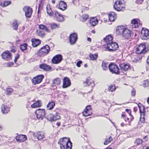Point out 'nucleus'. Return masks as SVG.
Wrapping results in <instances>:
<instances>
[{
  "mask_svg": "<svg viewBox=\"0 0 149 149\" xmlns=\"http://www.w3.org/2000/svg\"><path fill=\"white\" fill-rule=\"evenodd\" d=\"M60 124L61 123L60 122H58L56 123V125H57V126H59L60 125Z\"/></svg>",
  "mask_w": 149,
  "mask_h": 149,
  "instance_id": "774afa93",
  "label": "nucleus"
},
{
  "mask_svg": "<svg viewBox=\"0 0 149 149\" xmlns=\"http://www.w3.org/2000/svg\"><path fill=\"white\" fill-rule=\"evenodd\" d=\"M39 67L46 71H49L52 69V67L51 66L45 64L40 65Z\"/></svg>",
  "mask_w": 149,
  "mask_h": 149,
  "instance_id": "412c9836",
  "label": "nucleus"
},
{
  "mask_svg": "<svg viewBox=\"0 0 149 149\" xmlns=\"http://www.w3.org/2000/svg\"><path fill=\"white\" fill-rule=\"evenodd\" d=\"M86 110H87L88 111H92V110H91V106L90 105L87 106L86 107Z\"/></svg>",
  "mask_w": 149,
  "mask_h": 149,
  "instance_id": "864d4df0",
  "label": "nucleus"
},
{
  "mask_svg": "<svg viewBox=\"0 0 149 149\" xmlns=\"http://www.w3.org/2000/svg\"><path fill=\"white\" fill-rule=\"evenodd\" d=\"M141 38L143 40L149 38V31L146 29H143L141 31Z\"/></svg>",
  "mask_w": 149,
  "mask_h": 149,
  "instance_id": "1a4fd4ad",
  "label": "nucleus"
},
{
  "mask_svg": "<svg viewBox=\"0 0 149 149\" xmlns=\"http://www.w3.org/2000/svg\"><path fill=\"white\" fill-rule=\"evenodd\" d=\"M27 47V44L25 43L23 45H20V48L22 51H24L26 49Z\"/></svg>",
  "mask_w": 149,
  "mask_h": 149,
  "instance_id": "79ce46f5",
  "label": "nucleus"
},
{
  "mask_svg": "<svg viewBox=\"0 0 149 149\" xmlns=\"http://www.w3.org/2000/svg\"><path fill=\"white\" fill-rule=\"evenodd\" d=\"M46 9L47 10V14L49 15L50 16H52L53 13L54 12H52V10L51 8L49 6L47 5L46 7Z\"/></svg>",
  "mask_w": 149,
  "mask_h": 149,
  "instance_id": "7c9ffc66",
  "label": "nucleus"
},
{
  "mask_svg": "<svg viewBox=\"0 0 149 149\" xmlns=\"http://www.w3.org/2000/svg\"><path fill=\"white\" fill-rule=\"evenodd\" d=\"M104 39L105 41L106 42L107 44V43L112 42V41L113 40V37L111 36L108 35L105 38H104Z\"/></svg>",
  "mask_w": 149,
  "mask_h": 149,
  "instance_id": "cd10ccee",
  "label": "nucleus"
},
{
  "mask_svg": "<svg viewBox=\"0 0 149 149\" xmlns=\"http://www.w3.org/2000/svg\"><path fill=\"white\" fill-rule=\"evenodd\" d=\"M60 79L59 78H57L54 80L53 84L56 85H58L60 84Z\"/></svg>",
  "mask_w": 149,
  "mask_h": 149,
  "instance_id": "a19ab883",
  "label": "nucleus"
},
{
  "mask_svg": "<svg viewBox=\"0 0 149 149\" xmlns=\"http://www.w3.org/2000/svg\"><path fill=\"white\" fill-rule=\"evenodd\" d=\"M18 24L17 23V21L15 20L13 21V28L15 30H17L18 29Z\"/></svg>",
  "mask_w": 149,
  "mask_h": 149,
  "instance_id": "f704fd0d",
  "label": "nucleus"
},
{
  "mask_svg": "<svg viewBox=\"0 0 149 149\" xmlns=\"http://www.w3.org/2000/svg\"><path fill=\"white\" fill-rule=\"evenodd\" d=\"M110 71L113 73L119 74V69L118 67L115 64L111 63L109 65Z\"/></svg>",
  "mask_w": 149,
  "mask_h": 149,
  "instance_id": "0eeeda50",
  "label": "nucleus"
},
{
  "mask_svg": "<svg viewBox=\"0 0 149 149\" xmlns=\"http://www.w3.org/2000/svg\"><path fill=\"white\" fill-rule=\"evenodd\" d=\"M47 119L51 121H55L54 114H50L47 116Z\"/></svg>",
  "mask_w": 149,
  "mask_h": 149,
  "instance_id": "4c0bfd02",
  "label": "nucleus"
},
{
  "mask_svg": "<svg viewBox=\"0 0 149 149\" xmlns=\"http://www.w3.org/2000/svg\"><path fill=\"white\" fill-rule=\"evenodd\" d=\"M71 85L70 81L69 79L67 77H64L63 79V88H65L70 86Z\"/></svg>",
  "mask_w": 149,
  "mask_h": 149,
  "instance_id": "2eb2a0df",
  "label": "nucleus"
},
{
  "mask_svg": "<svg viewBox=\"0 0 149 149\" xmlns=\"http://www.w3.org/2000/svg\"><path fill=\"white\" fill-rule=\"evenodd\" d=\"M144 140H145V141H147L148 140V138L147 136H145L143 138Z\"/></svg>",
  "mask_w": 149,
  "mask_h": 149,
  "instance_id": "0e129e2a",
  "label": "nucleus"
},
{
  "mask_svg": "<svg viewBox=\"0 0 149 149\" xmlns=\"http://www.w3.org/2000/svg\"><path fill=\"white\" fill-rule=\"evenodd\" d=\"M46 26L43 24H40L39 25V29L43 30L45 29Z\"/></svg>",
  "mask_w": 149,
  "mask_h": 149,
  "instance_id": "3c124183",
  "label": "nucleus"
},
{
  "mask_svg": "<svg viewBox=\"0 0 149 149\" xmlns=\"http://www.w3.org/2000/svg\"><path fill=\"white\" fill-rule=\"evenodd\" d=\"M50 27L51 29H54L57 27H60L59 24H56L55 23H53L51 24Z\"/></svg>",
  "mask_w": 149,
  "mask_h": 149,
  "instance_id": "58836bf2",
  "label": "nucleus"
},
{
  "mask_svg": "<svg viewBox=\"0 0 149 149\" xmlns=\"http://www.w3.org/2000/svg\"><path fill=\"white\" fill-rule=\"evenodd\" d=\"M140 25V24L138 23V21L135 19L132 20L131 22V25L132 28H137Z\"/></svg>",
  "mask_w": 149,
  "mask_h": 149,
  "instance_id": "4be33fe9",
  "label": "nucleus"
},
{
  "mask_svg": "<svg viewBox=\"0 0 149 149\" xmlns=\"http://www.w3.org/2000/svg\"><path fill=\"white\" fill-rule=\"evenodd\" d=\"M97 55L96 54H89L90 58L92 60H95L97 58Z\"/></svg>",
  "mask_w": 149,
  "mask_h": 149,
  "instance_id": "e433bc0d",
  "label": "nucleus"
},
{
  "mask_svg": "<svg viewBox=\"0 0 149 149\" xmlns=\"http://www.w3.org/2000/svg\"><path fill=\"white\" fill-rule=\"evenodd\" d=\"M36 34L38 36L42 37L44 35V32L42 30L37 29L36 30Z\"/></svg>",
  "mask_w": 149,
  "mask_h": 149,
  "instance_id": "72a5a7b5",
  "label": "nucleus"
},
{
  "mask_svg": "<svg viewBox=\"0 0 149 149\" xmlns=\"http://www.w3.org/2000/svg\"><path fill=\"white\" fill-rule=\"evenodd\" d=\"M36 114L38 118L42 120L45 116V110L44 109H39L36 111Z\"/></svg>",
  "mask_w": 149,
  "mask_h": 149,
  "instance_id": "9d476101",
  "label": "nucleus"
},
{
  "mask_svg": "<svg viewBox=\"0 0 149 149\" xmlns=\"http://www.w3.org/2000/svg\"><path fill=\"white\" fill-rule=\"evenodd\" d=\"M11 3V1H6L3 2V3H0V5L3 7L6 6L10 4Z\"/></svg>",
  "mask_w": 149,
  "mask_h": 149,
  "instance_id": "473e14b6",
  "label": "nucleus"
},
{
  "mask_svg": "<svg viewBox=\"0 0 149 149\" xmlns=\"http://www.w3.org/2000/svg\"><path fill=\"white\" fill-rule=\"evenodd\" d=\"M2 58L5 60H9L11 58V54L9 51L4 52L2 54Z\"/></svg>",
  "mask_w": 149,
  "mask_h": 149,
  "instance_id": "a211bd4d",
  "label": "nucleus"
},
{
  "mask_svg": "<svg viewBox=\"0 0 149 149\" xmlns=\"http://www.w3.org/2000/svg\"><path fill=\"white\" fill-rule=\"evenodd\" d=\"M131 95L132 96H134L135 95V90H133L131 92Z\"/></svg>",
  "mask_w": 149,
  "mask_h": 149,
  "instance_id": "4d7b16f0",
  "label": "nucleus"
},
{
  "mask_svg": "<svg viewBox=\"0 0 149 149\" xmlns=\"http://www.w3.org/2000/svg\"><path fill=\"white\" fill-rule=\"evenodd\" d=\"M47 33H49L50 32V30L47 27H46L45 29Z\"/></svg>",
  "mask_w": 149,
  "mask_h": 149,
  "instance_id": "6e6d98bb",
  "label": "nucleus"
},
{
  "mask_svg": "<svg viewBox=\"0 0 149 149\" xmlns=\"http://www.w3.org/2000/svg\"><path fill=\"white\" fill-rule=\"evenodd\" d=\"M13 63H10L8 64V65L9 66H11L13 65Z\"/></svg>",
  "mask_w": 149,
  "mask_h": 149,
  "instance_id": "e2e57ef3",
  "label": "nucleus"
},
{
  "mask_svg": "<svg viewBox=\"0 0 149 149\" xmlns=\"http://www.w3.org/2000/svg\"><path fill=\"white\" fill-rule=\"evenodd\" d=\"M145 120V118L143 117L142 118H141L140 119V121L142 123H143Z\"/></svg>",
  "mask_w": 149,
  "mask_h": 149,
  "instance_id": "052dcab7",
  "label": "nucleus"
},
{
  "mask_svg": "<svg viewBox=\"0 0 149 149\" xmlns=\"http://www.w3.org/2000/svg\"><path fill=\"white\" fill-rule=\"evenodd\" d=\"M56 7L60 9L64 10L66 9L67 5L64 1H61L59 4L56 6Z\"/></svg>",
  "mask_w": 149,
  "mask_h": 149,
  "instance_id": "dca6fc26",
  "label": "nucleus"
},
{
  "mask_svg": "<svg viewBox=\"0 0 149 149\" xmlns=\"http://www.w3.org/2000/svg\"><path fill=\"white\" fill-rule=\"evenodd\" d=\"M19 57V56L18 55L17 56H16L15 57V60H14V62L15 63L17 61V59Z\"/></svg>",
  "mask_w": 149,
  "mask_h": 149,
  "instance_id": "680f3d73",
  "label": "nucleus"
},
{
  "mask_svg": "<svg viewBox=\"0 0 149 149\" xmlns=\"http://www.w3.org/2000/svg\"><path fill=\"white\" fill-rule=\"evenodd\" d=\"M109 20L110 22H113L116 18V15L114 12L109 13Z\"/></svg>",
  "mask_w": 149,
  "mask_h": 149,
  "instance_id": "b1692460",
  "label": "nucleus"
},
{
  "mask_svg": "<svg viewBox=\"0 0 149 149\" xmlns=\"http://www.w3.org/2000/svg\"><path fill=\"white\" fill-rule=\"evenodd\" d=\"M33 135L34 136L36 137L39 140L42 139L45 137L44 133L43 132H37L36 134H34Z\"/></svg>",
  "mask_w": 149,
  "mask_h": 149,
  "instance_id": "aec40b11",
  "label": "nucleus"
},
{
  "mask_svg": "<svg viewBox=\"0 0 149 149\" xmlns=\"http://www.w3.org/2000/svg\"><path fill=\"white\" fill-rule=\"evenodd\" d=\"M85 85L86 86H90L91 84V82L90 80H88L87 79L86 81L84 82Z\"/></svg>",
  "mask_w": 149,
  "mask_h": 149,
  "instance_id": "37998d69",
  "label": "nucleus"
},
{
  "mask_svg": "<svg viewBox=\"0 0 149 149\" xmlns=\"http://www.w3.org/2000/svg\"><path fill=\"white\" fill-rule=\"evenodd\" d=\"M77 38L76 33H74L70 36V42L71 45H73L76 42Z\"/></svg>",
  "mask_w": 149,
  "mask_h": 149,
  "instance_id": "4468645a",
  "label": "nucleus"
},
{
  "mask_svg": "<svg viewBox=\"0 0 149 149\" xmlns=\"http://www.w3.org/2000/svg\"><path fill=\"white\" fill-rule=\"evenodd\" d=\"M147 62L148 64H149V56H148L147 60Z\"/></svg>",
  "mask_w": 149,
  "mask_h": 149,
  "instance_id": "69168bd1",
  "label": "nucleus"
},
{
  "mask_svg": "<svg viewBox=\"0 0 149 149\" xmlns=\"http://www.w3.org/2000/svg\"><path fill=\"white\" fill-rule=\"evenodd\" d=\"M148 86V81L147 80H146L143 82V86L144 87H147Z\"/></svg>",
  "mask_w": 149,
  "mask_h": 149,
  "instance_id": "09e8293b",
  "label": "nucleus"
},
{
  "mask_svg": "<svg viewBox=\"0 0 149 149\" xmlns=\"http://www.w3.org/2000/svg\"><path fill=\"white\" fill-rule=\"evenodd\" d=\"M52 16L54 18H56L59 22H62L64 20L63 17L62 15L60 14L57 11H54L53 13Z\"/></svg>",
  "mask_w": 149,
  "mask_h": 149,
  "instance_id": "ddd939ff",
  "label": "nucleus"
},
{
  "mask_svg": "<svg viewBox=\"0 0 149 149\" xmlns=\"http://www.w3.org/2000/svg\"><path fill=\"white\" fill-rule=\"evenodd\" d=\"M113 139L111 136H110L108 139H107L105 140V142L104 143V145H107L108 143H110L111 141H112Z\"/></svg>",
  "mask_w": 149,
  "mask_h": 149,
  "instance_id": "a18cd8bd",
  "label": "nucleus"
},
{
  "mask_svg": "<svg viewBox=\"0 0 149 149\" xmlns=\"http://www.w3.org/2000/svg\"><path fill=\"white\" fill-rule=\"evenodd\" d=\"M16 140L19 142L24 141L26 140V137L25 135H19L16 137Z\"/></svg>",
  "mask_w": 149,
  "mask_h": 149,
  "instance_id": "6ab92c4d",
  "label": "nucleus"
},
{
  "mask_svg": "<svg viewBox=\"0 0 149 149\" xmlns=\"http://www.w3.org/2000/svg\"><path fill=\"white\" fill-rule=\"evenodd\" d=\"M62 60L61 55L58 54L54 56L52 59V62L54 64H58L60 63Z\"/></svg>",
  "mask_w": 149,
  "mask_h": 149,
  "instance_id": "f8f14e48",
  "label": "nucleus"
},
{
  "mask_svg": "<svg viewBox=\"0 0 149 149\" xmlns=\"http://www.w3.org/2000/svg\"><path fill=\"white\" fill-rule=\"evenodd\" d=\"M109 66L108 64L103 62L102 64V67L104 70H105L108 68V66Z\"/></svg>",
  "mask_w": 149,
  "mask_h": 149,
  "instance_id": "49530a36",
  "label": "nucleus"
},
{
  "mask_svg": "<svg viewBox=\"0 0 149 149\" xmlns=\"http://www.w3.org/2000/svg\"><path fill=\"white\" fill-rule=\"evenodd\" d=\"M1 111L3 114H6L9 111V109L6 106L3 104L1 106Z\"/></svg>",
  "mask_w": 149,
  "mask_h": 149,
  "instance_id": "a878e982",
  "label": "nucleus"
},
{
  "mask_svg": "<svg viewBox=\"0 0 149 149\" xmlns=\"http://www.w3.org/2000/svg\"><path fill=\"white\" fill-rule=\"evenodd\" d=\"M49 51V46L46 45L40 49L38 53V54L40 56L42 57L47 54Z\"/></svg>",
  "mask_w": 149,
  "mask_h": 149,
  "instance_id": "20e7f679",
  "label": "nucleus"
},
{
  "mask_svg": "<svg viewBox=\"0 0 149 149\" xmlns=\"http://www.w3.org/2000/svg\"><path fill=\"white\" fill-rule=\"evenodd\" d=\"M142 142V140L138 139L136 140V141L135 142V143L137 145H139L141 144Z\"/></svg>",
  "mask_w": 149,
  "mask_h": 149,
  "instance_id": "de8ad7c7",
  "label": "nucleus"
},
{
  "mask_svg": "<svg viewBox=\"0 0 149 149\" xmlns=\"http://www.w3.org/2000/svg\"><path fill=\"white\" fill-rule=\"evenodd\" d=\"M55 104L54 102H49L47 105V108L48 110L52 109L54 107Z\"/></svg>",
  "mask_w": 149,
  "mask_h": 149,
  "instance_id": "bb28decb",
  "label": "nucleus"
},
{
  "mask_svg": "<svg viewBox=\"0 0 149 149\" xmlns=\"http://www.w3.org/2000/svg\"><path fill=\"white\" fill-rule=\"evenodd\" d=\"M87 40L90 42H91V39L90 38H87Z\"/></svg>",
  "mask_w": 149,
  "mask_h": 149,
  "instance_id": "338daca9",
  "label": "nucleus"
},
{
  "mask_svg": "<svg viewBox=\"0 0 149 149\" xmlns=\"http://www.w3.org/2000/svg\"><path fill=\"white\" fill-rule=\"evenodd\" d=\"M142 149H149V146H144L143 147Z\"/></svg>",
  "mask_w": 149,
  "mask_h": 149,
  "instance_id": "bf43d9fd",
  "label": "nucleus"
},
{
  "mask_svg": "<svg viewBox=\"0 0 149 149\" xmlns=\"http://www.w3.org/2000/svg\"><path fill=\"white\" fill-rule=\"evenodd\" d=\"M43 78L44 76L43 75H38L33 78L32 79V82L34 85L38 84L42 81Z\"/></svg>",
  "mask_w": 149,
  "mask_h": 149,
  "instance_id": "9b49d317",
  "label": "nucleus"
},
{
  "mask_svg": "<svg viewBox=\"0 0 149 149\" xmlns=\"http://www.w3.org/2000/svg\"><path fill=\"white\" fill-rule=\"evenodd\" d=\"M143 0H136V3L139 4H141L143 3Z\"/></svg>",
  "mask_w": 149,
  "mask_h": 149,
  "instance_id": "603ef678",
  "label": "nucleus"
},
{
  "mask_svg": "<svg viewBox=\"0 0 149 149\" xmlns=\"http://www.w3.org/2000/svg\"><path fill=\"white\" fill-rule=\"evenodd\" d=\"M88 15H83L82 16V22L86 21L88 18Z\"/></svg>",
  "mask_w": 149,
  "mask_h": 149,
  "instance_id": "8fccbe9b",
  "label": "nucleus"
},
{
  "mask_svg": "<svg viewBox=\"0 0 149 149\" xmlns=\"http://www.w3.org/2000/svg\"><path fill=\"white\" fill-rule=\"evenodd\" d=\"M82 113L84 116H87L91 115L92 111H88L87 110H86H86L82 112Z\"/></svg>",
  "mask_w": 149,
  "mask_h": 149,
  "instance_id": "c9c22d12",
  "label": "nucleus"
},
{
  "mask_svg": "<svg viewBox=\"0 0 149 149\" xmlns=\"http://www.w3.org/2000/svg\"><path fill=\"white\" fill-rule=\"evenodd\" d=\"M40 101H38L36 102L33 104L31 105V107L33 108H35L40 107L41 106V103Z\"/></svg>",
  "mask_w": 149,
  "mask_h": 149,
  "instance_id": "2f4dec72",
  "label": "nucleus"
},
{
  "mask_svg": "<svg viewBox=\"0 0 149 149\" xmlns=\"http://www.w3.org/2000/svg\"><path fill=\"white\" fill-rule=\"evenodd\" d=\"M54 120H56L60 118V116L58 112H56L55 114H54Z\"/></svg>",
  "mask_w": 149,
  "mask_h": 149,
  "instance_id": "c03bdc74",
  "label": "nucleus"
},
{
  "mask_svg": "<svg viewBox=\"0 0 149 149\" xmlns=\"http://www.w3.org/2000/svg\"><path fill=\"white\" fill-rule=\"evenodd\" d=\"M124 6V4L121 2L120 0H117L115 3L114 8L118 11H123L125 8Z\"/></svg>",
  "mask_w": 149,
  "mask_h": 149,
  "instance_id": "423d86ee",
  "label": "nucleus"
},
{
  "mask_svg": "<svg viewBox=\"0 0 149 149\" xmlns=\"http://www.w3.org/2000/svg\"><path fill=\"white\" fill-rule=\"evenodd\" d=\"M119 46L115 42H111L106 44V50L108 51L113 52L117 49Z\"/></svg>",
  "mask_w": 149,
  "mask_h": 149,
  "instance_id": "7ed1b4c3",
  "label": "nucleus"
},
{
  "mask_svg": "<svg viewBox=\"0 0 149 149\" xmlns=\"http://www.w3.org/2000/svg\"><path fill=\"white\" fill-rule=\"evenodd\" d=\"M61 149H71L72 143L68 138L64 137L59 139L58 142Z\"/></svg>",
  "mask_w": 149,
  "mask_h": 149,
  "instance_id": "f03ea898",
  "label": "nucleus"
},
{
  "mask_svg": "<svg viewBox=\"0 0 149 149\" xmlns=\"http://www.w3.org/2000/svg\"><path fill=\"white\" fill-rule=\"evenodd\" d=\"M23 10L25 13L26 17L30 18L33 12L32 8L29 6H25L23 8Z\"/></svg>",
  "mask_w": 149,
  "mask_h": 149,
  "instance_id": "6e6552de",
  "label": "nucleus"
},
{
  "mask_svg": "<svg viewBox=\"0 0 149 149\" xmlns=\"http://www.w3.org/2000/svg\"><path fill=\"white\" fill-rule=\"evenodd\" d=\"M5 91L6 92V93L7 95H11L13 92V90L9 86H8L6 88Z\"/></svg>",
  "mask_w": 149,
  "mask_h": 149,
  "instance_id": "c85d7f7f",
  "label": "nucleus"
},
{
  "mask_svg": "<svg viewBox=\"0 0 149 149\" xmlns=\"http://www.w3.org/2000/svg\"><path fill=\"white\" fill-rule=\"evenodd\" d=\"M98 22V19L96 17H93L90 20V23L93 26H95Z\"/></svg>",
  "mask_w": 149,
  "mask_h": 149,
  "instance_id": "393cba45",
  "label": "nucleus"
},
{
  "mask_svg": "<svg viewBox=\"0 0 149 149\" xmlns=\"http://www.w3.org/2000/svg\"><path fill=\"white\" fill-rule=\"evenodd\" d=\"M138 106L139 108L141 114V113H143V114H144V112L145 111V108L144 106L140 103H139L138 104Z\"/></svg>",
  "mask_w": 149,
  "mask_h": 149,
  "instance_id": "c756f323",
  "label": "nucleus"
},
{
  "mask_svg": "<svg viewBox=\"0 0 149 149\" xmlns=\"http://www.w3.org/2000/svg\"><path fill=\"white\" fill-rule=\"evenodd\" d=\"M136 52L137 54H144L147 51L145 44H141L136 49Z\"/></svg>",
  "mask_w": 149,
  "mask_h": 149,
  "instance_id": "39448f33",
  "label": "nucleus"
},
{
  "mask_svg": "<svg viewBox=\"0 0 149 149\" xmlns=\"http://www.w3.org/2000/svg\"><path fill=\"white\" fill-rule=\"evenodd\" d=\"M10 51L14 53L15 52V50L13 48H10Z\"/></svg>",
  "mask_w": 149,
  "mask_h": 149,
  "instance_id": "13d9d810",
  "label": "nucleus"
},
{
  "mask_svg": "<svg viewBox=\"0 0 149 149\" xmlns=\"http://www.w3.org/2000/svg\"><path fill=\"white\" fill-rule=\"evenodd\" d=\"M32 45L34 47H36L40 43V41L39 40L35 38L32 39L31 40Z\"/></svg>",
  "mask_w": 149,
  "mask_h": 149,
  "instance_id": "5701e85b",
  "label": "nucleus"
},
{
  "mask_svg": "<svg viewBox=\"0 0 149 149\" xmlns=\"http://www.w3.org/2000/svg\"><path fill=\"white\" fill-rule=\"evenodd\" d=\"M82 63L81 61H78L77 63V65L78 67H79L80 66V65Z\"/></svg>",
  "mask_w": 149,
  "mask_h": 149,
  "instance_id": "5fc2aeb1",
  "label": "nucleus"
},
{
  "mask_svg": "<svg viewBox=\"0 0 149 149\" xmlns=\"http://www.w3.org/2000/svg\"><path fill=\"white\" fill-rule=\"evenodd\" d=\"M117 34L125 39H129L131 36V31L123 26H118L116 28Z\"/></svg>",
  "mask_w": 149,
  "mask_h": 149,
  "instance_id": "f257e3e1",
  "label": "nucleus"
},
{
  "mask_svg": "<svg viewBox=\"0 0 149 149\" xmlns=\"http://www.w3.org/2000/svg\"><path fill=\"white\" fill-rule=\"evenodd\" d=\"M120 70L122 71H126L129 68V65L127 63H121L119 64Z\"/></svg>",
  "mask_w": 149,
  "mask_h": 149,
  "instance_id": "f3484780",
  "label": "nucleus"
},
{
  "mask_svg": "<svg viewBox=\"0 0 149 149\" xmlns=\"http://www.w3.org/2000/svg\"><path fill=\"white\" fill-rule=\"evenodd\" d=\"M116 89L115 86L114 85H111L109 86L108 90L111 92H113Z\"/></svg>",
  "mask_w": 149,
  "mask_h": 149,
  "instance_id": "ea45409f",
  "label": "nucleus"
}]
</instances>
